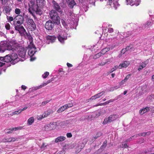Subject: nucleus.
Segmentation results:
<instances>
[{"label": "nucleus", "mask_w": 154, "mask_h": 154, "mask_svg": "<svg viewBox=\"0 0 154 154\" xmlns=\"http://www.w3.org/2000/svg\"><path fill=\"white\" fill-rule=\"evenodd\" d=\"M127 51V50L126 48L123 49L122 51H121V53L122 54H124L125 53V52H126Z\"/></svg>", "instance_id": "obj_60"}, {"label": "nucleus", "mask_w": 154, "mask_h": 154, "mask_svg": "<svg viewBox=\"0 0 154 154\" xmlns=\"http://www.w3.org/2000/svg\"><path fill=\"white\" fill-rule=\"evenodd\" d=\"M49 14L51 19L53 21L58 25L60 24V18L55 10H51Z\"/></svg>", "instance_id": "obj_4"}, {"label": "nucleus", "mask_w": 154, "mask_h": 154, "mask_svg": "<svg viewBox=\"0 0 154 154\" xmlns=\"http://www.w3.org/2000/svg\"><path fill=\"white\" fill-rule=\"evenodd\" d=\"M65 152L64 150H62L61 151L59 152L58 154H65Z\"/></svg>", "instance_id": "obj_64"}, {"label": "nucleus", "mask_w": 154, "mask_h": 154, "mask_svg": "<svg viewBox=\"0 0 154 154\" xmlns=\"http://www.w3.org/2000/svg\"><path fill=\"white\" fill-rule=\"evenodd\" d=\"M66 2L71 8H72L76 4L74 0H66Z\"/></svg>", "instance_id": "obj_26"}, {"label": "nucleus", "mask_w": 154, "mask_h": 154, "mask_svg": "<svg viewBox=\"0 0 154 154\" xmlns=\"http://www.w3.org/2000/svg\"><path fill=\"white\" fill-rule=\"evenodd\" d=\"M9 131L7 132V133L8 134H11L13 132V131H14L13 130V128H11L10 129H9Z\"/></svg>", "instance_id": "obj_63"}, {"label": "nucleus", "mask_w": 154, "mask_h": 154, "mask_svg": "<svg viewBox=\"0 0 154 154\" xmlns=\"http://www.w3.org/2000/svg\"><path fill=\"white\" fill-rule=\"evenodd\" d=\"M85 143H80L79 144L77 145L76 148V152H79L84 147Z\"/></svg>", "instance_id": "obj_21"}, {"label": "nucleus", "mask_w": 154, "mask_h": 154, "mask_svg": "<svg viewBox=\"0 0 154 154\" xmlns=\"http://www.w3.org/2000/svg\"><path fill=\"white\" fill-rule=\"evenodd\" d=\"M104 94V92H101L98 94H97L93 96H92L90 99L88 100V102L89 100H95L97 99L98 98L101 97Z\"/></svg>", "instance_id": "obj_17"}, {"label": "nucleus", "mask_w": 154, "mask_h": 154, "mask_svg": "<svg viewBox=\"0 0 154 154\" xmlns=\"http://www.w3.org/2000/svg\"><path fill=\"white\" fill-rule=\"evenodd\" d=\"M126 82L127 81L126 80H125L124 79L123 80H122V81L119 83V87H118L116 89L120 87L122 85L124 84H125Z\"/></svg>", "instance_id": "obj_38"}, {"label": "nucleus", "mask_w": 154, "mask_h": 154, "mask_svg": "<svg viewBox=\"0 0 154 154\" xmlns=\"http://www.w3.org/2000/svg\"><path fill=\"white\" fill-rule=\"evenodd\" d=\"M54 112L52 109H49L45 111L43 113L44 117L45 118L47 117L50 115L52 114Z\"/></svg>", "instance_id": "obj_27"}, {"label": "nucleus", "mask_w": 154, "mask_h": 154, "mask_svg": "<svg viewBox=\"0 0 154 154\" xmlns=\"http://www.w3.org/2000/svg\"><path fill=\"white\" fill-rule=\"evenodd\" d=\"M126 3L127 5H130L131 6L135 5L136 6H138L140 3L139 0H126Z\"/></svg>", "instance_id": "obj_12"}, {"label": "nucleus", "mask_w": 154, "mask_h": 154, "mask_svg": "<svg viewBox=\"0 0 154 154\" xmlns=\"http://www.w3.org/2000/svg\"><path fill=\"white\" fill-rule=\"evenodd\" d=\"M11 10V8L8 6H5L4 9V11L7 14L10 13Z\"/></svg>", "instance_id": "obj_32"}, {"label": "nucleus", "mask_w": 154, "mask_h": 154, "mask_svg": "<svg viewBox=\"0 0 154 154\" xmlns=\"http://www.w3.org/2000/svg\"><path fill=\"white\" fill-rule=\"evenodd\" d=\"M15 48H12L11 50V56L9 54L6 55L5 57H0V60L2 61L5 62H11L12 60L14 61L17 59L18 56L16 54L17 50Z\"/></svg>", "instance_id": "obj_3"}, {"label": "nucleus", "mask_w": 154, "mask_h": 154, "mask_svg": "<svg viewBox=\"0 0 154 154\" xmlns=\"http://www.w3.org/2000/svg\"><path fill=\"white\" fill-rule=\"evenodd\" d=\"M121 147L123 148H128V146L127 145V144L126 143H125L124 144H122L121 145Z\"/></svg>", "instance_id": "obj_55"}, {"label": "nucleus", "mask_w": 154, "mask_h": 154, "mask_svg": "<svg viewBox=\"0 0 154 154\" xmlns=\"http://www.w3.org/2000/svg\"><path fill=\"white\" fill-rule=\"evenodd\" d=\"M57 123L56 122H51L46 124L44 126L45 130H51L55 129L56 127Z\"/></svg>", "instance_id": "obj_10"}, {"label": "nucleus", "mask_w": 154, "mask_h": 154, "mask_svg": "<svg viewBox=\"0 0 154 154\" xmlns=\"http://www.w3.org/2000/svg\"><path fill=\"white\" fill-rule=\"evenodd\" d=\"M113 58L112 57L110 58L106 59L105 60V61L106 64L107 63H109L110 62L112 61V60H113Z\"/></svg>", "instance_id": "obj_47"}, {"label": "nucleus", "mask_w": 154, "mask_h": 154, "mask_svg": "<svg viewBox=\"0 0 154 154\" xmlns=\"http://www.w3.org/2000/svg\"><path fill=\"white\" fill-rule=\"evenodd\" d=\"M56 37L54 36L48 35L47 36V41L46 42L48 44H49L50 42L53 43L55 41Z\"/></svg>", "instance_id": "obj_18"}, {"label": "nucleus", "mask_w": 154, "mask_h": 154, "mask_svg": "<svg viewBox=\"0 0 154 154\" xmlns=\"http://www.w3.org/2000/svg\"><path fill=\"white\" fill-rule=\"evenodd\" d=\"M151 20H148L144 25V28L148 29L149 28L151 25Z\"/></svg>", "instance_id": "obj_31"}, {"label": "nucleus", "mask_w": 154, "mask_h": 154, "mask_svg": "<svg viewBox=\"0 0 154 154\" xmlns=\"http://www.w3.org/2000/svg\"><path fill=\"white\" fill-rule=\"evenodd\" d=\"M36 4H35L34 1H30L29 5V8L28 10L29 12L33 16L35 13L36 14L41 15L42 14V12L40 8V7H42L45 5L44 0H36Z\"/></svg>", "instance_id": "obj_1"}, {"label": "nucleus", "mask_w": 154, "mask_h": 154, "mask_svg": "<svg viewBox=\"0 0 154 154\" xmlns=\"http://www.w3.org/2000/svg\"><path fill=\"white\" fill-rule=\"evenodd\" d=\"M20 110H19L17 111H15L13 112L12 113L11 115L13 116L14 115L17 114V113H20L21 112V111H20Z\"/></svg>", "instance_id": "obj_53"}, {"label": "nucleus", "mask_w": 154, "mask_h": 154, "mask_svg": "<svg viewBox=\"0 0 154 154\" xmlns=\"http://www.w3.org/2000/svg\"><path fill=\"white\" fill-rule=\"evenodd\" d=\"M14 28L16 30L18 31L19 32H23L25 31V29L23 26H21V24H14Z\"/></svg>", "instance_id": "obj_15"}, {"label": "nucleus", "mask_w": 154, "mask_h": 154, "mask_svg": "<svg viewBox=\"0 0 154 154\" xmlns=\"http://www.w3.org/2000/svg\"><path fill=\"white\" fill-rule=\"evenodd\" d=\"M52 3L53 8L59 12L60 14H62L63 12L61 10V8L59 4L54 0L53 1Z\"/></svg>", "instance_id": "obj_13"}, {"label": "nucleus", "mask_w": 154, "mask_h": 154, "mask_svg": "<svg viewBox=\"0 0 154 154\" xmlns=\"http://www.w3.org/2000/svg\"><path fill=\"white\" fill-rule=\"evenodd\" d=\"M110 50L109 48H106L103 49L100 51L102 54H105L106 52L109 51Z\"/></svg>", "instance_id": "obj_34"}, {"label": "nucleus", "mask_w": 154, "mask_h": 154, "mask_svg": "<svg viewBox=\"0 0 154 154\" xmlns=\"http://www.w3.org/2000/svg\"><path fill=\"white\" fill-rule=\"evenodd\" d=\"M148 60H147L140 63L139 66L138 70L140 71V70L145 68L148 63Z\"/></svg>", "instance_id": "obj_19"}, {"label": "nucleus", "mask_w": 154, "mask_h": 154, "mask_svg": "<svg viewBox=\"0 0 154 154\" xmlns=\"http://www.w3.org/2000/svg\"><path fill=\"white\" fill-rule=\"evenodd\" d=\"M54 23L51 20H49L46 22L45 25V28L48 30H51L54 27Z\"/></svg>", "instance_id": "obj_14"}, {"label": "nucleus", "mask_w": 154, "mask_h": 154, "mask_svg": "<svg viewBox=\"0 0 154 154\" xmlns=\"http://www.w3.org/2000/svg\"><path fill=\"white\" fill-rule=\"evenodd\" d=\"M44 117L43 115L42 114V115H40L39 116H37V119L38 120H41L42 119L45 118Z\"/></svg>", "instance_id": "obj_48"}, {"label": "nucleus", "mask_w": 154, "mask_h": 154, "mask_svg": "<svg viewBox=\"0 0 154 154\" xmlns=\"http://www.w3.org/2000/svg\"><path fill=\"white\" fill-rule=\"evenodd\" d=\"M114 30L113 28H109L108 29V31L109 32L111 33L113 32Z\"/></svg>", "instance_id": "obj_54"}, {"label": "nucleus", "mask_w": 154, "mask_h": 154, "mask_svg": "<svg viewBox=\"0 0 154 154\" xmlns=\"http://www.w3.org/2000/svg\"><path fill=\"white\" fill-rule=\"evenodd\" d=\"M26 22L28 25L29 29L31 31H33L35 30L36 26L33 19L27 17L26 19Z\"/></svg>", "instance_id": "obj_9"}, {"label": "nucleus", "mask_w": 154, "mask_h": 154, "mask_svg": "<svg viewBox=\"0 0 154 154\" xmlns=\"http://www.w3.org/2000/svg\"><path fill=\"white\" fill-rule=\"evenodd\" d=\"M18 45L17 42L13 39L8 43L5 41L1 42L0 43V52L3 53L6 50L11 51L13 47H16Z\"/></svg>", "instance_id": "obj_2"}, {"label": "nucleus", "mask_w": 154, "mask_h": 154, "mask_svg": "<svg viewBox=\"0 0 154 154\" xmlns=\"http://www.w3.org/2000/svg\"><path fill=\"white\" fill-rule=\"evenodd\" d=\"M15 13L17 15H20V14L21 13V10L19 8H16L15 10Z\"/></svg>", "instance_id": "obj_41"}, {"label": "nucleus", "mask_w": 154, "mask_h": 154, "mask_svg": "<svg viewBox=\"0 0 154 154\" xmlns=\"http://www.w3.org/2000/svg\"><path fill=\"white\" fill-rule=\"evenodd\" d=\"M15 48L17 49V51L19 56L25 60L26 57V48L18 46L17 47H14Z\"/></svg>", "instance_id": "obj_7"}, {"label": "nucleus", "mask_w": 154, "mask_h": 154, "mask_svg": "<svg viewBox=\"0 0 154 154\" xmlns=\"http://www.w3.org/2000/svg\"><path fill=\"white\" fill-rule=\"evenodd\" d=\"M49 102H50L49 100H47L45 101H44L42 103L41 105L42 106H44L45 105H46V104H47Z\"/></svg>", "instance_id": "obj_51"}, {"label": "nucleus", "mask_w": 154, "mask_h": 154, "mask_svg": "<svg viewBox=\"0 0 154 154\" xmlns=\"http://www.w3.org/2000/svg\"><path fill=\"white\" fill-rule=\"evenodd\" d=\"M57 37L59 41L61 43H63L67 39V34L65 31L61 30L58 32Z\"/></svg>", "instance_id": "obj_6"}, {"label": "nucleus", "mask_w": 154, "mask_h": 154, "mask_svg": "<svg viewBox=\"0 0 154 154\" xmlns=\"http://www.w3.org/2000/svg\"><path fill=\"white\" fill-rule=\"evenodd\" d=\"M107 143V141L105 140L103 143V145H102L100 147L101 149H104L106 146V144Z\"/></svg>", "instance_id": "obj_42"}, {"label": "nucleus", "mask_w": 154, "mask_h": 154, "mask_svg": "<svg viewBox=\"0 0 154 154\" xmlns=\"http://www.w3.org/2000/svg\"><path fill=\"white\" fill-rule=\"evenodd\" d=\"M112 3L113 7L116 9L119 5V4H118L117 1L116 0H108V2H107V4L111 5Z\"/></svg>", "instance_id": "obj_16"}, {"label": "nucleus", "mask_w": 154, "mask_h": 154, "mask_svg": "<svg viewBox=\"0 0 154 154\" xmlns=\"http://www.w3.org/2000/svg\"><path fill=\"white\" fill-rule=\"evenodd\" d=\"M50 82H51V81L50 80H49L48 81H47L46 82H45L43 83L42 85H40V86L35 88L34 90H36L38 89H39L40 88H41L44 86H46L48 84L50 83Z\"/></svg>", "instance_id": "obj_25"}, {"label": "nucleus", "mask_w": 154, "mask_h": 154, "mask_svg": "<svg viewBox=\"0 0 154 154\" xmlns=\"http://www.w3.org/2000/svg\"><path fill=\"white\" fill-rule=\"evenodd\" d=\"M49 74V72H46L42 75V77L44 79H46L48 75Z\"/></svg>", "instance_id": "obj_44"}, {"label": "nucleus", "mask_w": 154, "mask_h": 154, "mask_svg": "<svg viewBox=\"0 0 154 154\" xmlns=\"http://www.w3.org/2000/svg\"><path fill=\"white\" fill-rule=\"evenodd\" d=\"M100 133H98L97 134V135L95 137H94L93 138H94V139H97L98 137H100Z\"/></svg>", "instance_id": "obj_61"}, {"label": "nucleus", "mask_w": 154, "mask_h": 154, "mask_svg": "<svg viewBox=\"0 0 154 154\" xmlns=\"http://www.w3.org/2000/svg\"><path fill=\"white\" fill-rule=\"evenodd\" d=\"M27 37L29 41L27 42V43L29 45H33V38L32 37L30 34H26Z\"/></svg>", "instance_id": "obj_23"}, {"label": "nucleus", "mask_w": 154, "mask_h": 154, "mask_svg": "<svg viewBox=\"0 0 154 154\" xmlns=\"http://www.w3.org/2000/svg\"><path fill=\"white\" fill-rule=\"evenodd\" d=\"M17 138L16 137H10L8 139H3L2 140L3 142H13L16 141H17Z\"/></svg>", "instance_id": "obj_20"}, {"label": "nucleus", "mask_w": 154, "mask_h": 154, "mask_svg": "<svg viewBox=\"0 0 154 154\" xmlns=\"http://www.w3.org/2000/svg\"><path fill=\"white\" fill-rule=\"evenodd\" d=\"M106 63L105 61L104 62L103 61H102L101 62L99 63L98 64V66H103L105 65L106 64Z\"/></svg>", "instance_id": "obj_50"}, {"label": "nucleus", "mask_w": 154, "mask_h": 154, "mask_svg": "<svg viewBox=\"0 0 154 154\" xmlns=\"http://www.w3.org/2000/svg\"><path fill=\"white\" fill-rule=\"evenodd\" d=\"M108 104L109 103H108V101H107L106 102H105L104 103H102L100 104V105H100V106H101V105L105 106V105H106ZM99 106V105H97L96 106Z\"/></svg>", "instance_id": "obj_57"}, {"label": "nucleus", "mask_w": 154, "mask_h": 154, "mask_svg": "<svg viewBox=\"0 0 154 154\" xmlns=\"http://www.w3.org/2000/svg\"><path fill=\"white\" fill-rule=\"evenodd\" d=\"M150 108L149 107H147L141 109L140 110L139 113L141 115H143L149 111Z\"/></svg>", "instance_id": "obj_22"}, {"label": "nucleus", "mask_w": 154, "mask_h": 154, "mask_svg": "<svg viewBox=\"0 0 154 154\" xmlns=\"http://www.w3.org/2000/svg\"><path fill=\"white\" fill-rule=\"evenodd\" d=\"M23 128L22 127H15L14 128H13V130L14 131H16L17 130H20L22 129Z\"/></svg>", "instance_id": "obj_46"}, {"label": "nucleus", "mask_w": 154, "mask_h": 154, "mask_svg": "<svg viewBox=\"0 0 154 154\" xmlns=\"http://www.w3.org/2000/svg\"><path fill=\"white\" fill-rule=\"evenodd\" d=\"M28 48L29 49L28 52V55L30 57H32L36 52L35 51L36 48L33 45H29Z\"/></svg>", "instance_id": "obj_11"}, {"label": "nucleus", "mask_w": 154, "mask_h": 154, "mask_svg": "<svg viewBox=\"0 0 154 154\" xmlns=\"http://www.w3.org/2000/svg\"><path fill=\"white\" fill-rule=\"evenodd\" d=\"M126 48L127 51H129V52L133 51L134 50L133 46L132 45H130L129 46L127 47Z\"/></svg>", "instance_id": "obj_35"}, {"label": "nucleus", "mask_w": 154, "mask_h": 154, "mask_svg": "<svg viewBox=\"0 0 154 154\" xmlns=\"http://www.w3.org/2000/svg\"><path fill=\"white\" fill-rule=\"evenodd\" d=\"M48 146V145L47 144H46L45 143H43L42 144V145L41 146V148L42 149H44L46 148H47V147Z\"/></svg>", "instance_id": "obj_45"}, {"label": "nucleus", "mask_w": 154, "mask_h": 154, "mask_svg": "<svg viewBox=\"0 0 154 154\" xmlns=\"http://www.w3.org/2000/svg\"><path fill=\"white\" fill-rule=\"evenodd\" d=\"M2 1V4L3 5H5L7 2V0H0Z\"/></svg>", "instance_id": "obj_62"}, {"label": "nucleus", "mask_w": 154, "mask_h": 154, "mask_svg": "<svg viewBox=\"0 0 154 154\" xmlns=\"http://www.w3.org/2000/svg\"><path fill=\"white\" fill-rule=\"evenodd\" d=\"M65 139V137L64 136H60L55 139V142L56 143H58L64 140Z\"/></svg>", "instance_id": "obj_28"}, {"label": "nucleus", "mask_w": 154, "mask_h": 154, "mask_svg": "<svg viewBox=\"0 0 154 154\" xmlns=\"http://www.w3.org/2000/svg\"><path fill=\"white\" fill-rule=\"evenodd\" d=\"M153 151H154V147L150 148L149 149H147V150H145L144 151V152L145 153H147L149 152H152Z\"/></svg>", "instance_id": "obj_36"}, {"label": "nucleus", "mask_w": 154, "mask_h": 154, "mask_svg": "<svg viewBox=\"0 0 154 154\" xmlns=\"http://www.w3.org/2000/svg\"><path fill=\"white\" fill-rule=\"evenodd\" d=\"M116 38V37H111L107 39L106 41L109 42H114L115 41Z\"/></svg>", "instance_id": "obj_30"}, {"label": "nucleus", "mask_w": 154, "mask_h": 154, "mask_svg": "<svg viewBox=\"0 0 154 154\" xmlns=\"http://www.w3.org/2000/svg\"><path fill=\"white\" fill-rule=\"evenodd\" d=\"M131 76V74L128 75L124 79L125 80H126V81H127L128 79H129L130 78V77Z\"/></svg>", "instance_id": "obj_58"}, {"label": "nucleus", "mask_w": 154, "mask_h": 154, "mask_svg": "<svg viewBox=\"0 0 154 154\" xmlns=\"http://www.w3.org/2000/svg\"><path fill=\"white\" fill-rule=\"evenodd\" d=\"M66 136L67 137L70 138L72 137V135L71 133H69L66 134Z\"/></svg>", "instance_id": "obj_59"}, {"label": "nucleus", "mask_w": 154, "mask_h": 154, "mask_svg": "<svg viewBox=\"0 0 154 154\" xmlns=\"http://www.w3.org/2000/svg\"><path fill=\"white\" fill-rule=\"evenodd\" d=\"M99 112L101 114V115H103L106 112V111L105 110H102Z\"/></svg>", "instance_id": "obj_56"}, {"label": "nucleus", "mask_w": 154, "mask_h": 154, "mask_svg": "<svg viewBox=\"0 0 154 154\" xmlns=\"http://www.w3.org/2000/svg\"><path fill=\"white\" fill-rule=\"evenodd\" d=\"M118 66H114L113 68H112L110 70V72H112L114 71L116 69L118 68Z\"/></svg>", "instance_id": "obj_49"}, {"label": "nucleus", "mask_w": 154, "mask_h": 154, "mask_svg": "<svg viewBox=\"0 0 154 154\" xmlns=\"http://www.w3.org/2000/svg\"><path fill=\"white\" fill-rule=\"evenodd\" d=\"M65 106L66 109H67L69 107H72L73 106V104L71 102L70 103L65 105Z\"/></svg>", "instance_id": "obj_40"}, {"label": "nucleus", "mask_w": 154, "mask_h": 154, "mask_svg": "<svg viewBox=\"0 0 154 154\" xmlns=\"http://www.w3.org/2000/svg\"><path fill=\"white\" fill-rule=\"evenodd\" d=\"M5 27L7 30H9L11 29V26L10 24L8 23H6L5 24Z\"/></svg>", "instance_id": "obj_39"}, {"label": "nucleus", "mask_w": 154, "mask_h": 154, "mask_svg": "<svg viewBox=\"0 0 154 154\" xmlns=\"http://www.w3.org/2000/svg\"><path fill=\"white\" fill-rule=\"evenodd\" d=\"M66 108L65 105L60 107L57 111L58 113H60L64 111Z\"/></svg>", "instance_id": "obj_33"}, {"label": "nucleus", "mask_w": 154, "mask_h": 154, "mask_svg": "<svg viewBox=\"0 0 154 154\" xmlns=\"http://www.w3.org/2000/svg\"><path fill=\"white\" fill-rule=\"evenodd\" d=\"M34 121V118L33 117H32L29 118L27 120V124L30 125H32Z\"/></svg>", "instance_id": "obj_29"}, {"label": "nucleus", "mask_w": 154, "mask_h": 154, "mask_svg": "<svg viewBox=\"0 0 154 154\" xmlns=\"http://www.w3.org/2000/svg\"><path fill=\"white\" fill-rule=\"evenodd\" d=\"M25 13H23V15H17L14 18V24H22L23 23L24 18V16Z\"/></svg>", "instance_id": "obj_8"}, {"label": "nucleus", "mask_w": 154, "mask_h": 154, "mask_svg": "<svg viewBox=\"0 0 154 154\" xmlns=\"http://www.w3.org/2000/svg\"><path fill=\"white\" fill-rule=\"evenodd\" d=\"M133 34V32H132V31H128L126 33H125L124 35H125L124 36L125 37L129 36Z\"/></svg>", "instance_id": "obj_37"}, {"label": "nucleus", "mask_w": 154, "mask_h": 154, "mask_svg": "<svg viewBox=\"0 0 154 154\" xmlns=\"http://www.w3.org/2000/svg\"><path fill=\"white\" fill-rule=\"evenodd\" d=\"M130 64L129 62L125 61L123 62L122 63L120 64L119 66V69H121L122 67H127Z\"/></svg>", "instance_id": "obj_24"}, {"label": "nucleus", "mask_w": 154, "mask_h": 154, "mask_svg": "<svg viewBox=\"0 0 154 154\" xmlns=\"http://www.w3.org/2000/svg\"><path fill=\"white\" fill-rule=\"evenodd\" d=\"M102 54L101 53V52H99L98 53H97V54L95 56H94V58H98L100 57L101 56H102Z\"/></svg>", "instance_id": "obj_43"}, {"label": "nucleus", "mask_w": 154, "mask_h": 154, "mask_svg": "<svg viewBox=\"0 0 154 154\" xmlns=\"http://www.w3.org/2000/svg\"><path fill=\"white\" fill-rule=\"evenodd\" d=\"M121 116H120L118 114L110 115L108 118L105 119L103 122V125L106 124L108 123L111 122L116 120Z\"/></svg>", "instance_id": "obj_5"}, {"label": "nucleus", "mask_w": 154, "mask_h": 154, "mask_svg": "<svg viewBox=\"0 0 154 154\" xmlns=\"http://www.w3.org/2000/svg\"><path fill=\"white\" fill-rule=\"evenodd\" d=\"M7 19L8 21L11 22L14 20V18L12 17H7Z\"/></svg>", "instance_id": "obj_52"}]
</instances>
